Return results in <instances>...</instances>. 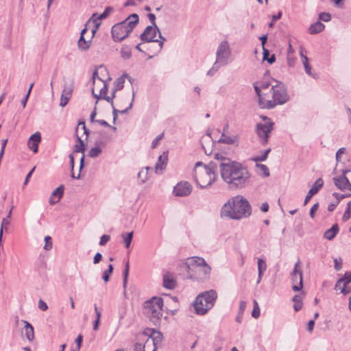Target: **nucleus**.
<instances>
[{"mask_svg": "<svg viewBox=\"0 0 351 351\" xmlns=\"http://www.w3.org/2000/svg\"><path fill=\"white\" fill-rule=\"evenodd\" d=\"M221 177L230 189H237L241 185V164L226 157H221L219 163Z\"/></svg>", "mask_w": 351, "mask_h": 351, "instance_id": "f257e3e1", "label": "nucleus"}, {"mask_svg": "<svg viewBox=\"0 0 351 351\" xmlns=\"http://www.w3.org/2000/svg\"><path fill=\"white\" fill-rule=\"evenodd\" d=\"M275 85H271L269 93H264V96L260 97L261 108H273L277 105H282L289 101V97L285 85L275 81Z\"/></svg>", "mask_w": 351, "mask_h": 351, "instance_id": "f03ea898", "label": "nucleus"}, {"mask_svg": "<svg viewBox=\"0 0 351 351\" xmlns=\"http://www.w3.org/2000/svg\"><path fill=\"white\" fill-rule=\"evenodd\" d=\"M187 273V278L195 280H204L209 278L211 267L206 263L204 258L193 256L188 258L184 264Z\"/></svg>", "mask_w": 351, "mask_h": 351, "instance_id": "7ed1b4c3", "label": "nucleus"}, {"mask_svg": "<svg viewBox=\"0 0 351 351\" xmlns=\"http://www.w3.org/2000/svg\"><path fill=\"white\" fill-rule=\"evenodd\" d=\"M193 177L197 185L200 188L210 186L216 178L214 167L212 164L206 165L202 162H197L194 167Z\"/></svg>", "mask_w": 351, "mask_h": 351, "instance_id": "20e7f679", "label": "nucleus"}, {"mask_svg": "<svg viewBox=\"0 0 351 351\" xmlns=\"http://www.w3.org/2000/svg\"><path fill=\"white\" fill-rule=\"evenodd\" d=\"M138 23V14H132L125 21L113 25L111 29L113 40L116 42L123 40L132 32Z\"/></svg>", "mask_w": 351, "mask_h": 351, "instance_id": "39448f33", "label": "nucleus"}, {"mask_svg": "<svg viewBox=\"0 0 351 351\" xmlns=\"http://www.w3.org/2000/svg\"><path fill=\"white\" fill-rule=\"evenodd\" d=\"M217 298V292L213 289L199 294L193 304L195 313L201 315L206 314L213 308Z\"/></svg>", "mask_w": 351, "mask_h": 351, "instance_id": "423d86ee", "label": "nucleus"}, {"mask_svg": "<svg viewBox=\"0 0 351 351\" xmlns=\"http://www.w3.org/2000/svg\"><path fill=\"white\" fill-rule=\"evenodd\" d=\"M221 216L232 219L241 218V196L237 195L229 199L221 208Z\"/></svg>", "mask_w": 351, "mask_h": 351, "instance_id": "0eeeda50", "label": "nucleus"}, {"mask_svg": "<svg viewBox=\"0 0 351 351\" xmlns=\"http://www.w3.org/2000/svg\"><path fill=\"white\" fill-rule=\"evenodd\" d=\"M163 306V300L161 298L154 297L144 304L145 314L150 318L153 322H157L162 316V308Z\"/></svg>", "mask_w": 351, "mask_h": 351, "instance_id": "6e6552de", "label": "nucleus"}, {"mask_svg": "<svg viewBox=\"0 0 351 351\" xmlns=\"http://www.w3.org/2000/svg\"><path fill=\"white\" fill-rule=\"evenodd\" d=\"M143 337L146 338L143 343V351H156L162 342V334L154 330H152L150 334L145 332Z\"/></svg>", "mask_w": 351, "mask_h": 351, "instance_id": "1a4fd4ad", "label": "nucleus"}, {"mask_svg": "<svg viewBox=\"0 0 351 351\" xmlns=\"http://www.w3.org/2000/svg\"><path fill=\"white\" fill-rule=\"evenodd\" d=\"M140 37L143 42H159L160 47H162L163 42L166 40L162 36L158 27L153 26H147Z\"/></svg>", "mask_w": 351, "mask_h": 351, "instance_id": "9d476101", "label": "nucleus"}, {"mask_svg": "<svg viewBox=\"0 0 351 351\" xmlns=\"http://www.w3.org/2000/svg\"><path fill=\"white\" fill-rule=\"evenodd\" d=\"M231 58L230 45L226 40L222 41L216 51V62L221 66L226 65Z\"/></svg>", "mask_w": 351, "mask_h": 351, "instance_id": "9b49d317", "label": "nucleus"}, {"mask_svg": "<svg viewBox=\"0 0 351 351\" xmlns=\"http://www.w3.org/2000/svg\"><path fill=\"white\" fill-rule=\"evenodd\" d=\"M264 123H258L256 126V132L258 136L263 141L264 143L267 142L269 134L273 130L274 123L266 117H263Z\"/></svg>", "mask_w": 351, "mask_h": 351, "instance_id": "f8f14e48", "label": "nucleus"}, {"mask_svg": "<svg viewBox=\"0 0 351 351\" xmlns=\"http://www.w3.org/2000/svg\"><path fill=\"white\" fill-rule=\"evenodd\" d=\"M300 264V261L298 260L295 264L293 271L291 272V280L293 282L292 289L295 291H300L302 289V272L298 269Z\"/></svg>", "mask_w": 351, "mask_h": 351, "instance_id": "ddd939ff", "label": "nucleus"}, {"mask_svg": "<svg viewBox=\"0 0 351 351\" xmlns=\"http://www.w3.org/2000/svg\"><path fill=\"white\" fill-rule=\"evenodd\" d=\"M192 189V185L189 182L181 181L174 186L173 193L177 197L188 196L191 193Z\"/></svg>", "mask_w": 351, "mask_h": 351, "instance_id": "4468645a", "label": "nucleus"}, {"mask_svg": "<svg viewBox=\"0 0 351 351\" xmlns=\"http://www.w3.org/2000/svg\"><path fill=\"white\" fill-rule=\"evenodd\" d=\"M349 172H350V171L348 169L343 170L341 176L333 178L335 185L341 191L346 189L351 191V182L346 176V174Z\"/></svg>", "mask_w": 351, "mask_h": 351, "instance_id": "2eb2a0df", "label": "nucleus"}, {"mask_svg": "<svg viewBox=\"0 0 351 351\" xmlns=\"http://www.w3.org/2000/svg\"><path fill=\"white\" fill-rule=\"evenodd\" d=\"M113 8L111 7H106L104 10V12L97 14L96 13L93 14L91 16V20L93 23H94V27L92 29V37L94 36L95 33L97 32L99 26L100 25V20L104 19L108 17L110 14L112 12Z\"/></svg>", "mask_w": 351, "mask_h": 351, "instance_id": "dca6fc26", "label": "nucleus"}, {"mask_svg": "<svg viewBox=\"0 0 351 351\" xmlns=\"http://www.w3.org/2000/svg\"><path fill=\"white\" fill-rule=\"evenodd\" d=\"M351 282V271L346 272L343 277L340 278L335 285V289L340 290L344 295L348 294L350 291H347L346 285Z\"/></svg>", "mask_w": 351, "mask_h": 351, "instance_id": "f3484780", "label": "nucleus"}, {"mask_svg": "<svg viewBox=\"0 0 351 351\" xmlns=\"http://www.w3.org/2000/svg\"><path fill=\"white\" fill-rule=\"evenodd\" d=\"M228 127V125L224 126L223 132L221 134L220 138L215 142L225 143L228 145H233L239 142V137L237 136H229L226 134V129Z\"/></svg>", "mask_w": 351, "mask_h": 351, "instance_id": "a211bd4d", "label": "nucleus"}, {"mask_svg": "<svg viewBox=\"0 0 351 351\" xmlns=\"http://www.w3.org/2000/svg\"><path fill=\"white\" fill-rule=\"evenodd\" d=\"M41 141V135L39 132H36L32 134L27 142V145L29 149L34 153H37L38 149V145Z\"/></svg>", "mask_w": 351, "mask_h": 351, "instance_id": "6ab92c4d", "label": "nucleus"}, {"mask_svg": "<svg viewBox=\"0 0 351 351\" xmlns=\"http://www.w3.org/2000/svg\"><path fill=\"white\" fill-rule=\"evenodd\" d=\"M324 184V182L322 178H318L315 182L313 184V186L311 188V189L308 191L305 199L304 204L306 205L308 201L311 199V198L315 195L319 189L322 187Z\"/></svg>", "mask_w": 351, "mask_h": 351, "instance_id": "aec40b11", "label": "nucleus"}, {"mask_svg": "<svg viewBox=\"0 0 351 351\" xmlns=\"http://www.w3.org/2000/svg\"><path fill=\"white\" fill-rule=\"evenodd\" d=\"M87 31V27H85L81 31L80 37L79 38L77 46L79 49L81 51H86L89 49L90 46L91 39L90 40H86L84 38V34Z\"/></svg>", "mask_w": 351, "mask_h": 351, "instance_id": "412c9836", "label": "nucleus"}, {"mask_svg": "<svg viewBox=\"0 0 351 351\" xmlns=\"http://www.w3.org/2000/svg\"><path fill=\"white\" fill-rule=\"evenodd\" d=\"M64 186L60 185L52 192L49 201L51 205H53L60 200L64 195Z\"/></svg>", "mask_w": 351, "mask_h": 351, "instance_id": "4be33fe9", "label": "nucleus"}, {"mask_svg": "<svg viewBox=\"0 0 351 351\" xmlns=\"http://www.w3.org/2000/svg\"><path fill=\"white\" fill-rule=\"evenodd\" d=\"M177 282L173 274L167 272L163 275V286L169 289H173L176 287Z\"/></svg>", "mask_w": 351, "mask_h": 351, "instance_id": "5701e85b", "label": "nucleus"}, {"mask_svg": "<svg viewBox=\"0 0 351 351\" xmlns=\"http://www.w3.org/2000/svg\"><path fill=\"white\" fill-rule=\"evenodd\" d=\"M271 84L269 82H263L260 86L255 85L254 88L256 95L258 97V104H260V97L264 96V93H269V89L271 87Z\"/></svg>", "mask_w": 351, "mask_h": 351, "instance_id": "b1692460", "label": "nucleus"}, {"mask_svg": "<svg viewBox=\"0 0 351 351\" xmlns=\"http://www.w3.org/2000/svg\"><path fill=\"white\" fill-rule=\"evenodd\" d=\"M167 156L164 155H160L158 157V161L155 165V172L157 174H161L162 171L165 169L167 163Z\"/></svg>", "mask_w": 351, "mask_h": 351, "instance_id": "393cba45", "label": "nucleus"}, {"mask_svg": "<svg viewBox=\"0 0 351 351\" xmlns=\"http://www.w3.org/2000/svg\"><path fill=\"white\" fill-rule=\"evenodd\" d=\"M339 231V226L337 223H335L330 228L325 231L324 238L328 241H332L337 236Z\"/></svg>", "mask_w": 351, "mask_h": 351, "instance_id": "a878e982", "label": "nucleus"}, {"mask_svg": "<svg viewBox=\"0 0 351 351\" xmlns=\"http://www.w3.org/2000/svg\"><path fill=\"white\" fill-rule=\"evenodd\" d=\"M24 324V330L26 338L29 341H32L34 339V330L33 326L27 322L23 320Z\"/></svg>", "mask_w": 351, "mask_h": 351, "instance_id": "bb28decb", "label": "nucleus"}, {"mask_svg": "<svg viewBox=\"0 0 351 351\" xmlns=\"http://www.w3.org/2000/svg\"><path fill=\"white\" fill-rule=\"evenodd\" d=\"M74 89V80L71 79L69 82H65L62 93V96L71 97Z\"/></svg>", "mask_w": 351, "mask_h": 351, "instance_id": "cd10ccee", "label": "nucleus"}, {"mask_svg": "<svg viewBox=\"0 0 351 351\" xmlns=\"http://www.w3.org/2000/svg\"><path fill=\"white\" fill-rule=\"evenodd\" d=\"M267 269V265L265 261L262 258L258 259V280L257 283H259L262 278V275L263 272Z\"/></svg>", "mask_w": 351, "mask_h": 351, "instance_id": "c85d7f7f", "label": "nucleus"}, {"mask_svg": "<svg viewBox=\"0 0 351 351\" xmlns=\"http://www.w3.org/2000/svg\"><path fill=\"white\" fill-rule=\"evenodd\" d=\"M77 143L74 145L73 152L82 154L85 152V144L81 138L76 134Z\"/></svg>", "mask_w": 351, "mask_h": 351, "instance_id": "c756f323", "label": "nucleus"}, {"mask_svg": "<svg viewBox=\"0 0 351 351\" xmlns=\"http://www.w3.org/2000/svg\"><path fill=\"white\" fill-rule=\"evenodd\" d=\"M324 29V25L319 21L312 24L309 28L308 32L311 34H317Z\"/></svg>", "mask_w": 351, "mask_h": 351, "instance_id": "7c9ffc66", "label": "nucleus"}, {"mask_svg": "<svg viewBox=\"0 0 351 351\" xmlns=\"http://www.w3.org/2000/svg\"><path fill=\"white\" fill-rule=\"evenodd\" d=\"M256 167L258 169L257 173L259 175H261L265 178L269 176V175H270L269 170L265 165L256 163Z\"/></svg>", "mask_w": 351, "mask_h": 351, "instance_id": "2f4dec72", "label": "nucleus"}, {"mask_svg": "<svg viewBox=\"0 0 351 351\" xmlns=\"http://www.w3.org/2000/svg\"><path fill=\"white\" fill-rule=\"evenodd\" d=\"M134 93L133 92V93H132V99H134ZM132 103H133V100H132V101L129 104V106L127 108H125L124 110H118L114 107L112 108V109H113L112 113H113V121H114V122L116 121V119L117 118L118 113H121V114L126 113L130 109L132 108Z\"/></svg>", "mask_w": 351, "mask_h": 351, "instance_id": "473e14b6", "label": "nucleus"}, {"mask_svg": "<svg viewBox=\"0 0 351 351\" xmlns=\"http://www.w3.org/2000/svg\"><path fill=\"white\" fill-rule=\"evenodd\" d=\"M251 215V206L248 201L243 198V217H247Z\"/></svg>", "mask_w": 351, "mask_h": 351, "instance_id": "72a5a7b5", "label": "nucleus"}, {"mask_svg": "<svg viewBox=\"0 0 351 351\" xmlns=\"http://www.w3.org/2000/svg\"><path fill=\"white\" fill-rule=\"evenodd\" d=\"M101 83L103 84V87L101 88L99 95L95 94L94 88H92V92H93L94 97L97 99L101 98L103 96H105L106 95H107V92H108L107 84L105 81H101Z\"/></svg>", "mask_w": 351, "mask_h": 351, "instance_id": "f704fd0d", "label": "nucleus"}, {"mask_svg": "<svg viewBox=\"0 0 351 351\" xmlns=\"http://www.w3.org/2000/svg\"><path fill=\"white\" fill-rule=\"evenodd\" d=\"M121 237L123 239L125 246L126 247H129L132 240L133 232L129 233L124 232L121 234Z\"/></svg>", "mask_w": 351, "mask_h": 351, "instance_id": "c9c22d12", "label": "nucleus"}, {"mask_svg": "<svg viewBox=\"0 0 351 351\" xmlns=\"http://www.w3.org/2000/svg\"><path fill=\"white\" fill-rule=\"evenodd\" d=\"M293 300L294 302L293 308L295 311H300L302 307V296L300 295H295Z\"/></svg>", "mask_w": 351, "mask_h": 351, "instance_id": "e433bc0d", "label": "nucleus"}, {"mask_svg": "<svg viewBox=\"0 0 351 351\" xmlns=\"http://www.w3.org/2000/svg\"><path fill=\"white\" fill-rule=\"evenodd\" d=\"M149 169L150 168L149 167H146L144 169L138 172V178L141 180L142 183H145L147 180V175Z\"/></svg>", "mask_w": 351, "mask_h": 351, "instance_id": "4c0bfd02", "label": "nucleus"}, {"mask_svg": "<svg viewBox=\"0 0 351 351\" xmlns=\"http://www.w3.org/2000/svg\"><path fill=\"white\" fill-rule=\"evenodd\" d=\"M129 271H130V264H129V261H128L126 262V263H125V269H124V271H123V285L124 288H125L126 286H127L128 278V276H129Z\"/></svg>", "mask_w": 351, "mask_h": 351, "instance_id": "58836bf2", "label": "nucleus"}, {"mask_svg": "<svg viewBox=\"0 0 351 351\" xmlns=\"http://www.w3.org/2000/svg\"><path fill=\"white\" fill-rule=\"evenodd\" d=\"M351 218V201L347 204L346 209L342 217L343 221H346Z\"/></svg>", "mask_w": 351, "mask_h": 351, "instance_id": "ea45409f", "label": "nucleus"}, {"mask_svg": "<svg viewBox=\"0 0 351 351\" xmlns=\"http://www.w3.org/2000/svg\"><path fill=\"white\" fill-rule=\"evenodd\" d=\"M113 271V266L112 264L108 265V269L105 270L102 274V279L105 282H108L109 280L110 274H112Z\"/></svg>", "mask_w": 351, "mask_h": 351, "instance_id": "a19ab883", "label": "nucleus"}, {"mask_svg": "<svg viewBox=\"0 0 351 351\" xmlns=\"http://www.w3.org/2000/svg\"><path fill=\"white\" fill-rule=\"evenodd\" d=\"M124 82L125 78L123 76L118 77L115 82V88L114 90L116 92L117 90H121L123 88Z\"/></svg>", "mask_w": 351, "mask_h": 351, "instance_id": "79ce46f5", "label": "nucleus"}, {"mask_svg": "<svg viewBox=\"0 0 351 351\" xmlns=\"http://www.w3.org/2000/svg\"><path fill=\"white\" fill-rule=\"evenodd\" d=\"M101 152V149L99 147H95L90 149L88 152V156L95 158L98 156Z\"/></svg>", "mask_w": 351, "mask_h": 351, "instance_id": "37998d69", "label": "nucleus"}, {"mask_svg": "<svg viewBox=\"0 0 351 351\" xmlns=\"http://www.w3.org/2000/svg\"><path fill=\"white\" fill-rule=\"evenodd\" d=\"M270 151H271V149L269 148L264 152L263 154H262L260 156L254 157L252 158V160L256 162L265 161L267 158L268 154L270 152Z\"/></svg>", "mask_w": 351, "mask_h": 351, "instance_id": "c03bdc74", "label": "nucleus"}, {"mask_svg": "<svg viewBox=\"0 0 351 351\" xmlns=\"http://www.w3.org/2000/svg\"><path fill=\"white\" fill-rule=\"evenodd\" d=\"M254 308L252 311V316L254 318H258L260 316V308L256 300L254 301Z\"/></svg>", "mask_w": 351, "mask_h": 351, "instance_id": "a18cd8bd", "label": "nucleus"}, {"mask_svg": "<svg viewBox=\"0 0 351 351\" xmlns=\"http://www.w3.org/2000/svg\"><path fill=\"white\" fill-rule=\"evenodd\" d=\"M80 127L84 130V134L86 135V138H87L89 132L88 130L86 128L84 121H80L78 123V125L75 129L76 134H77V131Z\"/></svg>", "mask_w": 351, "mask_h": 351, "instance_id": "49530a36", "label": "nucleus"}, {"mask_svg": "<svg viewBox=\"0 0 351 351\" xmlns=\"http://www.w3.org/2000/svg\"><path fill=\"white\" fill-rule=\"evenodd\" d=\"M131 50L127 47H123L121 50V57L124 59H128L131 56Z\"/></svg>", "mask_w": 351, "mask_h": 351, "instance_id": "de8ad7c7", "label": "nucleus"}, {"mask_svg": "<svg viewBox=\"0 0 351 351\" xmlns=\"http://www.w3.org/2000/svg\"><path fill=\"white\" fill-rule=\"evenodd\" d=\"M45 246H44V249L45 250H50L52 248V246H53V243H52V241H51V237L46 236L45 237Z\"/></svg>", "mask_w": 351, "mask_h": 351, "instance_id": "09e8293b", "label": "nucleus"}, {"mask_svg": "<svg viewBox=\"0 0 351 351\" xmlns=\"http://www.w3.org/2000/svg\"><path fill=\"white\" fill-rule=\"evenodd\" d=\"M221 66V64H217L216 62L214 63L213 67L207 72L208 75H213L217 71Z\"/></svg>", "mask_w": 351, "mask_h": 351, "instance_id": "8fccbe9b", "label": "nucleus"}, {"mask_svg": "<svg viewBox=\"0 0 351 351\" xmlns=\"http://www.w3.org/2000/svg\"><path fill=\"white\" fill-rule=\"evenodd\" d=\"M319 19L324 22H328L330 21L331 16L329 13L322 12L319 14Z\"/></svg>", "mask_w": 351, "mask_h": 351, "instance_id": "3c124183", "label": "nucleus"}, {"mask_svg": "<svg viewBox=\"0 0 351 351\" xmlns=\"http://www.w3.org/2000/svg\"><path fill=\"white\" fill-rule=\"evenodd\" d=\"M10 224V221L8 218H3L1 222V228L0 230V241L1 240L3 228L8 226Z\"/></svg>", "mask_w": 351, "mask_h": 351, "instance_id": "603ef678", "label": "nucleus"}, {"mask_svg": "<svg viewBox=\"0 0 351 351\" xmlns=\"http://www.w3.org/2000/svg\"><path fill=\"white\" fill-rule=\"evenodd\" d=\"M110 239V236L108 234H104L100 238L99 245H105Z\"/></svg>", "mask_w": 351, "mask_h": 351, "instance_id": "864d4df0", "label": "nucleus"}, {"mask_svg": "<svg viewBox=\"0 0 351 351\" xmlns=\"http://www.w3.org/2000/svg\"><path fill=\"white\" fill-rule=\"evenodd\" d=\"M163 137V133L159 134L158 136H157L153 141H152V148H155L157 147V145H158L159 143V141Z\"/></svg>", "mask_w": 351, "mask_h": 351, "instance_id": "5fc2aeb1", "label": "nucleus"}, {"mask_svg": "<svg viewBox=\"0 0 351 351\" xmlns=\"http://www.w3.org/2000/svg\"><path fill=\"white\" fill-rule=\"evenodd\" d=\"M295 63V58L290 54L289 53L287 54V64L289 66L293 67Z\"/></svg>", "mask_w": 351, "mask_h": 351, "instance_id": "6e6d98bb", "label": "nucleus"}, {"mask_svg": "<svg viewBox=\"0 0 351 351\" xmlns=\"http://www.w3.org/2000/svg\"><path fill=\"white\" fill-rule=\"evenodd\" d=\"M114 97H115V90H113V92L112 93V96H107V95H106L105 96H103L101 99H104L106 100L107 101L110 102L113 108L114 107L113 99L114 98Z\"/></svg>", "mask_w": 351, "mask_h": 351, "instance_id": "4d7b16f0", "label": "nucleus"}, {"mask_svg": "<svg viewBox=\"0 0 351 351\" xmlns=\"http://www.w3.org/2000/svg\"><path fill=\"white\" fill-rule=\"evenodd\" d=\"M319 208V204L318 203H315V204H313V206L311 207V210H310V217L313 219L314 218V215H315V213L317 212V210H318Z\"/></svg>", "mask_w": 351, "mask_h": 351, "instance_id": "13d9d810", "label": "nucleus"}, {"mask_svg": "<svg viewBox=\"0 0 351 351\" xmlns=\"http://www.w3.org/2000/svg\"><path fill=\"white\" fill-rule=\"evenodd\" d=\"M147 17L152 23L151 26H153L154 27H157L156 24V16L152 13H149L147 14Z\"/></svg>", "mask_w": 351, "mask_h": 351, "instance_id": "bf43d9fd", "label": "nucleus"}, {"mask_svg": "<svg viewBox=\"0 0 351 351\" xmlns=\"http://www.w3.org/2000/svg\"><path fill=\"white\" fill-rule=\"evenodd\" d=\"M38 308L40 310L45 311L47 310L48 306H47V304H46V302H45L43 300L40 299L38 301Z\"/></svg>", "mask_w": 351, "mask_h": 351, "instance_id": "052dcab7", "label": "nucleus"}, {"mask_svg": "<svg viewBox=\"0 0 351 351\" xmlns=\"http://www.w3.org/2000/svg\"><path fill=\"white\" fill-rule=\"evenodd\" d=\"M333 196L335 197L336 198V202H338V203H339V202L343 199V198L346 197H348L350 196V195H343V194H339L338 193H334L332 194Z\"/></svg>", "mask_w": 351, "mask_h": 351, "instance_id": "680f3d73", "label": "nucleus"}, {"mask_svg": "<svg viewBox=\"0 0 351 351\" xmlns=\"http://www.w3.org/2000/svg\"><path fill=\"white\" fill-rule=\"evenodd\" d=\"M96 122H97L99 124H100L102 126L111 128L114 131H115L117 130V128L111 126L110 125H109L108 123V122H106L104 120H96Z\"/></svg>", "mask_w": 351, "mask_h": 351, "instance_id": "e2e57ef3", "label": "nucleus"}, {"mask_svg": "<svg viewBox=\"0 0 351 351\" xmlns=\"http://www.w3.org/2000/svg\"><path fill=\"white\" fill-rule=\"evenodd\" d=\"M70 98H71V97H63V96H62V95H61V99H60V105L61 106H62V107L65 106L68 104V102H69V101Z\"/></svg>", "mask_w": 351, "mask_h": 351, "instance_id": "0e129e2a", "label": "nucleus"}, {"mask_svg": "<svg viewBox=\"0 0 351 351\" xmlns=\"http://www.w3.org/2000/svg\"><path fill=\"white\" fill-rule=\"evenodd\" d=\"M304 69H305L306 73L308 75H310V76L313 77V78H317V74H313V73H311V66L310 65H308V66H306V67L304 68Z\"/></svg>", "mask_w": 351, "mask_h": 351, "instance_id": "69168bd1", "label": "nucleus"}, {"mask_svg": "<svg viewBox=\"0 0 351 351\" xmlns=\"http://www.w3.org/2000/svg\"><path fill=\"white\" fill-rule=\"evenodd\" d=\"M346 149L344 147H341L338 149V151L336 153V160L337 161L340 160V155L345 153Z\"/></svg>", "mask_w": 351, "mask_h": 351, "instance_id": "338daca9", "label": "nucleus"}, {"mask_svg": "<svg viewBox=\"0 0 351 351\" xmlns=\"http://www.w3.org/2000/svg\"><path fill=\"white\" fill-rule=\"evenodd\" d=\"M101 258H102V255L101 253L99 252H97L95 256H94V259H93V263L94 264H97L99 263V261L101 260Z\"/></svg>", "mask_w": 351, "mask_h": 351, "instance_id": "774afa93", "label": "nucleus"}]
</instances>
